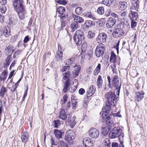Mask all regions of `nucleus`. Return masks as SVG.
Masks as SVG:
<instances>
[{"label":"nucleus","instance_id":"nucleus-1","mask_svg":"<svg viewBox=\"0 0 147 147\" xmlns=\"http://www.w3.org/2000/svg\"><path fill=\"white\" fill-rule=\"evenodd\" d=\"M122 130L119 127H114L109 134V138L113 139L118 137L120 142L123 140V134L121 133Z\"/></svg>","mask_w":147,"mask_h":147},{"label":"nucleus","instance_id":"nucleus-2","mask_svg":"<svg viewBox=\"0 0 147 147\" xmlns=\"http://www.w3.org/2000/svg\"><path fill=\"white\" fill-rule=\"evenodd\" d=\"M116 93V92H115V91L114 92L110 91L105 95V98L107 100V102H109V103L113 105V106H115L116 105V100H118L117 98L119 95L118 96L117 95Z\"/></svg>","mask_w":147,"mask_h":147},{"label":"nucleus","instance_id":"nucleus-3","mask_svg":"<svg viewBox=\"0 0 147 147\" xmlns=\"http://www.w3.org/2000/svg\"><path fill=\"white\" fill-rule=\"evenodd\" d=\"M76 137L75 134L74 132L71 130L69 129L67 131L65 135L64 140L70 145L73 143V140Z\"/></svg>","mask_w":147,"mask_h":147},{"label":"nucleus","instance_id":"nucleus-4","mask_svg":"<svg viewBox=\"0 0 147 147\" xmlns=\"http://www.w3.org/2000/svg\"><path fill=\"white\" fill-rule=\"evenodd\" d=\"M111 83L112 86L116 88L114 90L116 92V94L118 96L119 95L121 83H119V78L117 76H114L112 78Z\"/></svg>","mask_w":147,"mask_h":147},{"label":"nucleus","instance_id":"nucleus-5","mask_svg":"<svg viewBox=\"0 0 147 147\" xmlns=\"http://www.w3.org/2000/svg\"><path fill=\"white\" fill-rule=\"evenodd\" d=\"M84 34L82 31L79 30L76 31L73 36V39L76 43L78 45L82 43V40L84 38Z\"/></svg>","mask_w":147,"mask_h":147},{"label":"nucleus","instance_id":"nucleus-6","mask_svg":"<svg viewBox=\"0 0 147 147\" xmlns=\"http://www.w3.org/2000/svg\"><path fill=\"white\" fill-rule=\"evenodd\" d=\"M13 4L14 9L16 11L25 8L23 0H14L13 1Z\"/></svg>","mask_w":147,"mask_h":147},{"label":"nucleus","instance_id":"nucleus-7","mask_svg":"<svg viewBox=\"0 0 147 147\" xmlns=\"http://www.w3.org/2000/svg\"><path fill=\"white\" fill-rule=\"evenodd\" d=\"M105 47L103 44H99L96 47L95 51V54L98 57L102 56L104 53Z\"/></svg>","mask_w":147,"mask_h":147},{"label":"nucleus","instance_id":"nucleus-8","mask_svg":"<svg viewBox=\"0 0 147 147\" xmlns=\"http://www.w3.org/2000/svg\"><path fill=\"white\" fill-rule=\"evenodd\" d=\"M65 11L64 8L62 6H60L57 9V11L59 14V16L61 19H65L68 17L67 15L64 14Z\"/></svg>","mask_w":147,"mask_h":147},{"label":"nucleus","instance_id":"nucleus-9","mask_svg":"<svg viewBox=\"0 0 147 147\" xmlns=\"http://www.w3.org/2000/svg\"><path fill=\"white\" fill-rule=\"evenodd\" d=\"M89 136L92 138H96L99 135L98 130L95 128H91L88 131Z\"/></svg>","mask_w":147,"mask_h":147},{"label":"nucleus","instance_id":"nucleus-10","mask_svg":"<svg viewBox=\"0 0 147 147\" xmlns=\"http://www.w3.org/2000/svg\"><path fill=\"white\" fill-rule=\"evenodd\" d=\"M83 144L85 147H93V141L89 137H86L83 140Z\"/></svg>","mask_w":147,"mask_h":147},{"label":"nucleus","instance_id":"nucleus-11","mask_svg":"<svg viewBox=\"0 0 147 147\" xmlns=\"http://www.w3.org/2000/svg\"><path fill=\"white\" fill-rule=\"evenodd\" d=\"M106 34L104 33H100L96 38L97 42L99 44H102V43L105 42L106 40Z\"/></svg>","mask_w":147,"mask_h":147},{"label":"nucleus","instance_id":"nucleus-12","mask_svg":"<svg viewBox=\"0 0 147 147\" xmlns=\"http://www.w3.org/2000/svg\"><path fill=\"white\" fill-rule=\"evenodd\" d=\"M94 25L95 22H94L90 20H87L85 21L82 27L83 29L86 30L88 29L90 27L93 26Z\"/></svg>","mask_w":147,"mask_h":147},{"label":"nucleus","instance_id":"nucleus-13","mask_svg":"<svg viewBox=\"0 0 147 147\" xmlns=\"http://www.w3.org/2000/svg\"><path fill=\"white\" fill-rule=\"evenodd\" d=\"M73 67H74V71H73L72 75L75 78L78 76L81 70V66L79 65L75 64Z\"/></svg>","mask_w":147,"mask_h":147},{"label":"nucleus","instance_id":"nucleus-14","mask_svg":"<svg viewBox=\"0 0 147 147\" xmlns=\"http://www.w3.org/2000/svg\"><path fill=\"white\" fill-rule=\"evenodd\" d=\"M116 22L115 19L113 18H110L107 21L106 26L108 28L112 27L115 25Z\"/></svg>","mask_w":147,"mask_h":147},{"label":"nucleus","instance_id":"nucleus-15","mask_svg":"<svg viewBox=\"0 0 147 147\" xmlns=\"http://www.w3.org/2000/svg\"><path fill=\"white\" fill-rule=\"evenodd\" d=\"M111 106H113V105L109 103V102H107L102 108L103 112L107 113H109L111 109Z\"/></svg>","mask_w":147,"mask_h":147},{"label":"nucleus","instance_id":"nucleus-16","mask_svg":"<svg viewBox=\"0 0 147 147\" xmlns=\"http://www.w3.org/2000/svg\"><path fill=\"white\" fill-rule=\"evenodd\" d=\"M17 12L18 13L19 18L20 19L23 20L26 17L27 12L25 9V8L20 9L18 11H17Z\"/></svg>","mask_w":147,"mask_h":147},{"label":"nucleus","instance_id":"nucleus-17","mask_svg":"<svg viewBox=\"0 0 147 147\" xmlns=\"http://www.w3.org/2000/svg\"><path fill=\"white\" fill-rule=\"evenodd\" d=\"M123 33L122 30L121 28H118L113 31L112 35L114 37L117 38L121 36Z\"/></svg>","mask_w":147,"mask_h":147},{"label":"nucleus","instance_id":"nucleus-18","mask_svg":"<svg viewBox=\"0 0 147 147\" xmlns=\"http://www.w3.org/2000/svg\"><path fill=\"white\" fill-rule=\"evenodd\" d=\"M144 94L143 91L136 93L135 96V100L138 102L140 101L144 97Z\"/></svg>","mask_w":147,"mask_h":147},{"label":"nucleus","instance_id":"nucleus-19","mask_svg":"<svg viewBox=\"0 0 147 147\" xmlns=\"http://www.w3.org/2000/svg\"><path fill=\"white\" fill-rule=\"evenodd\" d=\"M95 90V86L91 85L87 92V97H89L92 96L94 93Z\"/></svg>","mask_w":147,"mask_h":147},{"label":"nucleus","instance_id":"nucleus-20","mask_svg":"<svg viewBox=\"0 0 147 147\" xmlns=\"http://www.w3.org/2000/svg\"><path fill=\"white\" fill-rule=\"evenodd\" d=\"M127 4L125 1H120L118 3V7L119 9L123 11L127 7Z\"/></svg>","mask_w":147,"mask_h":147},{"label":"nucleus","instance_id":"nucleus-21","mask_svg":"<svg viewBox=\"0 0 147 147\" xmlns=\"http://www.w3.org/2000/svg\"><path fill=\"white\" fill-rule=\"evenodd\" d=\"M105 119H106V126L111 128L114 125L113 122L109 116H107Z\"/></svg>","mask_w":147,"mask_h":147},{"label":"nucleus","instance_id":"nucleus-22","mask_svg":"<svg viewBox=\"0 0 147 147\" xmlns=\"http://www.w3.org/2000/svg\"><path fill=\"white\" fill-rule=\"evenodd\" d=\"M66 113V112H65V110L64 109H62L59 114V118L63 120H65L67 118Z\"/></svg>","mask_w":147,"mask_h":147},{"label":"nucleus","instance_id":"nucleus-23","mask_svg":"<svg viewBox=\"0 0 147 147\" xmlns=\"http://www.w3.org/2000/svg\"><path fill=\"white\" fill-rule=\"evenodd\" d=\"M54 133L56 138L58 139H60L62 138V135L64 132L62 131L61 130H59L56 129L54 130Z\"/></svg>","mask_w":147,"mask_h":147},{"label":"nucleus","instance_id":"nucleus-24","mask_svg":"<svg viewBox=\"0 0 147 147\" xmlns=\"http://www.w3.org/2000/svg\"><path fill=\"white\" fill-rule=\"evenodd\" d=\"M15 50V48L12 45L8 46L5 49V51L8 55H11V54Z\"/></svg>","mask_w":147,"mask_h":147},{"label":"nucleus","instance_id":"nucleus-25","mask_svg":"<svg viewBox=\"0 0 147 147\" xmlns=\"http://www.w3.org/2000/svg\"><path fill=\"white\" fill-rule=\"evenodd\" d=\"M76 117L75 116H74L72 118L70 117H68L67 118V120L68 122L70 123V125L72 127H74L76 124L75 121Z\"/></svg>","mask_w":147,"mask_h":147},{"label":"nucleus","instance_id":"nucleus-26","mask_svg":"<svg viewBox=\"0 0 147 147\" xmlns=\"http://www.w3.org/2000/svg\"><path fill=\"white\" fill-rule=\"evenodd\" d=\"M21 138L23 142H26L28 138V133L27 132H23L21 136Z\"/></svg>","mask_w":147,"mask_h":147},{"label":"nucleus","instance_id":"nucleus-27","mask_svg":"<svg viewBox=\"0 0 147 147\" xmlns=\"http://www.w3.org/2000/svg\"><path fill=\"white\" fill-rule=\"evenodd\" d=\"M2 30L3 34H4L6 37H8L9 36L10 30L8 26L4 28Z\"/></svg>","mask_w":147,"mask_h":147},{"label":"nucleus","instance_id":"nucleus-28","mask_svg":"<svg viewBox=\"0 0 147 147\" xmlns=\"http://www.w3.org/2000/svg\"><path fill=\"white\" fill-rule=\"evenodd\" d=\"M68 80H66L64 83V86L63 89V91L66 93L67 91L68 88L70 85V82Z\"/></svg>","mask_w":147,"mask_h":147},{"label":"nucleus","instance_id":"nucleus-29","mask_svg":"<svg viewBox=\"0 0 147 147\" xmlns=\"http://www.w3.org/2000/svg\"><path fill=\"white\" fill-rule=\"evenodd\" d=\"M139 3H134L132 4V6L130 8V12L135 11H138L139 9Z\"/></svg>","mask_w":147,"mask_h":147},{"label":"nucleus","instance_id":"nucleus-30","mask_svg":"<svg viewBox=\"0 0 147 147\" xmlns=\"http://www.w3.org/2000/svg\"><path fill=\"white\" fill-rule=\"evenodd\" d=\"M103 80L101 76H98L97 81V85L99 88H101L102 86Z\"/></svg>","mask_w":147,"mask_h":147},{"label":"nucleus","instance_id":"nucleus-31","mask_svg":"<svg viewBox=\"0 0 147 147\" xmlns=\"http://www.w3.org/2000/svg\"><path fill=\"white\" fill-rule=\"evenodd\" d=\"M84 16L88 18H89L92 19L94 20L96 19L94 17V15L92 14L91 12H87L83 14Z\"/></svg>","mask_w":147,"mask_h":147},{"label":"nucleus","instance_id":"nucleus-32","mask_svg":"<svg viewBox=\"0 0 147 147\" xmlns=\"http://www.w3.org/2000/svg\"><path fill=\"white\" fill-rule=\"evenodd\" d=\"M101 64L100 63H98L94 70L93 72V74L94 76L97 75L100 72L101 69Z\"/></svg>","mask_w":147,"mask_h":147},{"label":"nucleus","instance_id":"nucleus-33","mask_svg":"<svg viewBox=\"0 0 147 147\" xmlns=\"http://www.w3.org/2000/svg\"><path fill=\"white\" fill-rule=\"evenodd\" d=\"M74 20L76 22L78 23H82L84 22V20L82 17L76 16L74 17Z\"/></svg>","mask_w":147,"mask_h":147},{"label":"nucleus","instance_id":"nucleus-34","mask_svg":"<svg viewBox=\"0 0 147 147\" xmlns=\"http://www.w3.org/2000/svg\"><path fill=\"white\" fill-rule=\"evenodd\" d=\"M110 128L105 125L104 127L103 126L102 130V133L104 135H106L109 133Z\"/></svg>","mask_w":147,"mask_h":147},{"label":"nucleus","instance_id":"nucleus-35","mask_svg":"<svg viewBox=\"0 0 147 147\" xmlns=\"http://www.w3.org/2000/svg\"><path fill=\"white\" fill-rule=\"evenodd\" d=\"M70 71H68L67 72L63 74V79L66 80H68L69 81H70L69 78L71 75Z\"/></svg>","mask_w":147,"mask_h":147},{"label":"nucleus","instance_id":"nucleus-36","mask_svg":"<svg viewBox=\"0 0 147 147\" xmlns=\"http://www.w3.org/2000/svg\"><path fill=\"white\" fill-rule=\"evenodd\" d=\"M62 55L63 54L62 51H58V52H57L56 55L57 60L58 61L59 60H62L63 58Z\"/></svg>","mask_w":147,"mask_h":147},{"label":"nucleus","instance_id":"nucleus-37","mask_svg":"<svg viewBox=\"0 0 147 147\" xmlns=\"http://www.w3.org/2000/svg\"><path fill=\"white\" fill-rule=\"evenodd\" d=\"M109 61L111 63L113 64L116 63V55L114 54H112L110 57Z\"/></svg>","mask_w":147,"mask_h":147},{"label":"nucleus","instance_id":"nucleus-38","mask_svg":"<svg viewBox=\"0 0 147 147\" xmlns=\"http://www.w3.org/2000/svg\"><path fill=\"white\" fill-rule=\"evenodd\" d=\"M7 76V73L5 71L2 72L0 75V79L1 81H4L6 79Z\"/></svg>","mask_w":147,"mask_h":147},{"label":"nucleus","instance_id":"nucleus-39","mask_svg":"<svg viewBox=\"0 0 147 147\" xmlns=\"http://www.w3.org/2000/svg\"><path fill=\"white\" fill-rule=\"evenodd\" d=\"M131 14L132 16V17L131 18V20H136L138 18V14L137 12L136 11L131 12Z\"/></svg>","mask_w":147,"mask_h":147},{"label":"nucleus","instance_id":"nucleus-40","mask_svg":"<svg viewBox=\"0 0 147 147\" xmlns=\"http://www.w3.org/2000/svg\"><path fill=\"white\" fill-rule=\"evenodd\" d=\"M111 143L109 138H106L104 141V147H110Z\"/></svg>","mask_w":147,"mask_h":147},{"label":"nucleus","instance_id":"nucleus-41","mask_svg":"<svg viewBox=\"0 0 147 147\" xmlns=\"http://www.w3.org/2000/svg\"><path fill=\"white\" fill-rule=\"evenodd\" d=\"M58 145L59 147H69L67 144L62 140L59 142Z\"/></svg>","mask_w":147,"mask_h":147},{"label":"nucleus","instance_id":"nucleus-42","mask_svg":"<svg viewBox=\"0 0 147 147\" xmlns=\"http://www.w3.org/2000/svg\"><path fill=\"white\" fill-rule=\"evenodd\" d=\"M112 1L113 0H103L102 3L103 4L109 6L112 4Z\"/></svg>","mask_w":147,"mask_h":147},{"label":"nucleus","instance_id":"nucleus-43","mask_svg":"<svg viewBox=\"0 0 147 147\" xmlns=\"http://www.w3.org/2000/svg\"><path fill=\"white\" fill-rule=\"evenodd\" d=\"M7 91L6 88L4 87L3 86L1 89L0 92V95L2 97H3L5 94V93Z\"/></svg>","mask_w":147,"mask_h":147},{"label":"nucleus","instance_id":"nucleus-44","mask_svg":"<svg viewBox=\"0 0 147 147\" xmlns=\"http://www.w3.org/2000/svg\"><path fill=\"white\" fill-rule=\"evenodd\" d=\"M78 24L77 22L72 23L71 24V31L74 32L75 30L78 27Z\"/></svg>","mask_w":147,"mask_h":147},{"label":"nucleus","instance_id":"nucleus-45","mask_svg":"<svg viewBox=\"0 0 147 147\" xmlns=\"http://www.w3.org/2000/svg\"><path fill=\"white\" fill-rule=\"evenodd\" d=\"M98 13L100 15H102L104 13V9L103 7H98L97 10Z\"/></svg>","mask_w":147,"mask_h":147},{"label":"nucleus","instance_id":"nucleus-46","mask_svg":"<svg viewBox=\"0 0 147 147\" xmlns=\"http://www.w3.org/2000/svg\"><path fill=\"white\" fill-rule=\"evenodd\" d=\"M131 28L132 29H134L137 26V22L135 21L136 20H131Z\"/></svg>","mask_w":147,"mask_h":147},{"label":"nucleus","instance_id":"nucleus-47","mask_svg":"<svg viewBox=\"0 0 147 147\" xmlns=\"http://www.w3.org/2000/svg\"><path fill=\"white\" fill-rule=\"evenodd\" d=\"M83 9L82 7H77L75 9V12L78 14L81 13L83 12Z\"/></svg>","mask_w":147,"mask_h":147},{"label":"nucleus","instance_id":"nucleus-48","mask_svg":"<svg viewBox=\"0 0 147 147\" xmlns=\"http://www.w3.org/2000/svg\"><path fill=\"white\" fill-rule=\"evenodd\" d=\"M54 123V127L55 128H58L61 125L60 121L59 120H55L53 121Z\"/></svg>","mask_w":147,"mask_h":147},{"label":"nucleus","instance_id":"nucleus-49","mask_svg":"<svg viewBox=\"0 0 147 147\" xmlns=\"http://www.w3.org/2000/svg\"><path fill=\"white\" fill-rule=\"evenodd\" d=\"M116 64H113V65H111L110 66V67H111L112 69V71L113 73H116Z\"/></svg>","mask_w":147,"mask_h":147},{"label":"nucleus","instance_id":"nucleus-50","mask_svg":"<svg viewBox=\"0 0 147 147\" xmlns=\"http://www.w3.org/2000/svg\"><path fill=\"white\" fill-rule=\"evenodd\" d=\"M94 36V32L89 31L88 34V37L89 39H91Z\"/></svg>","mask_w":147,"mask_h":147},{"label":"nucleus","instance_id":"nucleus-51","mask_svg":"<svg viewBox=\"0 0 147 147\" xmlns=\"http://www.w3.org/2000/svg\"><path fill=\"white\" fill-rule=\"evenodd\" d=\"M21 51L20 49H18L15 52L14 55L13 56V57L14 58H16L17 56L21 54Z\"/></svg>","mask_w":147,"mask_h":147},{"label":"nucleus","instance_id":"nucleus-52","mask_svg":"<svg viewBox=\"0 0 147 147\" xmlns=\"http://www.w3.org/2000/svg\"><path fill=\"white\" fill-rule=\"evenodd\" d=\"M6 10V7L4 5L0 6V11L2 13H4Z\"/></svg>","mask_w":147,"mask_h":147},{"label":"nucleus","instance_id":"nucleus-53","mask_svg":"<svg viewBox=\"0 0 147 147\" xmlns=\"http://www.w3.org/2000/svg\"><path fill=\"white\" fill-rule=\"evenodd\" d=\"M57 2L58 3L62 5H65L67 3L65 0H57Z\"/></svg>","mask_w":147,"mask_h":147},{"label":"nucleus","instance_id":"nucleus-54","mask_svg":"<svg viewBox=\"0 0 147 147\" xmlns=\"http://www.w3.org/2000/svg\"><path fill=\"white\" fill-rule=\"evenodd\" d=\"M128 19L127 18H121V21L124 24H125V23H127L129 25V23H128Z\"/></svg>","mask_w":147,"mask_h":147},{"label":"nucleus","instance_id":"nucleus-55","mask_svg":"<svg viewBox=\"0 0 147 147\" xmlns=\"http://www.w3.org/2000/svg\"><path fill=\"white\" fill-rule=\"evenodd\" d=\"M21 80V79H20L18 81L17 83H16L11 88V90L13 92H14L15 90L16 89V88L17 87V86H18L17 83H19L20 80Z\"/></svg>","mask_w":147,"mask_h":147},{"label":"nucleus","instance_id":"nucleus-56","mask_svg":"<svg viewBox=\"0 0 147 147\" xmlns=\"http://www.w3.org/2000/svg\"><path fill=\"white\" fill-rule=\"evenodd\" d=\"M66 21L64 20H63L61 21V28H63L65 26L66 24Z\"/></svg>","mask_w":147,"mask_h":147},{"label":"nucleus","instance_id":"nucleus-57","mask_svg":"<svg viewBox=\"0 0 147 147\" xmlns=\"http://www.w3.org/2000/svg\"><path fill=\"white\" fill-rule=\"evenodd\" d=\"M11 57V55H9L7 57L6 59V62H7V63H8V65H9V64L10 63V60Z\"/></svg>","mask_w":147,"mask_h":147},{"label":"nucleus","instance_id":"nucleus-58","mask_svg":"<svg viewBox=\"0 0 147 147\" xmlns=\"http://www.w3.org/2000/svg\"><path fill=\"white\" fill-rule=\"evenodd\" d=\"M68 97L66 95H64L62 101L63 103H65L67 100Z\"/></svg>","mask_w":147,"mask_h":147},{"label":"nucleus","instance_id":"nucleus-59","mask_svg":"<svg viewBox=\"0 0 147 147\" xmlns=\"http://www.w3.org/2000/svg\"><path fill=\"white\" fill-rule=\"evenodd\" d=\"M119 42L120 41L119 40L118 41L117 43H116V45L114 46V48L116 49L117 53L119 52Z\"/></svg>","mask_w":147,"mask_h":147},{"label":"nucleus","instance_id":"nucleus-60","mask_svg":"<svg viewBox=\"0 0 147 147\" xmlns=\"http://www.w3.org/2000/svg\"><path fill=\"white\" fill-rule=\"evenodd\" d=\"M85 92V90L83 88H80L79 90V93L80 95H82Z\"/></svg>","mask_w":147,"mask_h":147},{"label":"nucleus","instance_id":"nucleus-61","mask_svg":"<svg viewBox=\"0 0 147 147\" xmlns=\"http://www.w3.org/2000/svg\"><path fill=\"white\" fill-rule=\"evenodd\" d=\"M127 13L126 11H124L123 12L121 13L120 16L121 17H125L127 16Z\"/></svg>","mask_w":147,"mask_h":147},{"label":"nucleus","instance_id":"nucleus-62","mask_svg":"<svg viewBox=\"0 0 147 147\" xmlns=\"http://www.w3.org/2000/svg\"><path fill=\"white\" fill-rule=\"evenodd\" d=\"M120 111H119L117 113H114L113 114V115L115 117H121V115L120 114Z\"/></svg>","mask_w":147,"mask_h":147},{"label":"nucleus","instance_id":"nucleus-63","mask_svg":"<svg viewBox=\"0 0 147 147\" xmlns=\"http://www.w3.org/2000/svg\"><path fill=\"white\" fill-rule=\"evenodd\" d=\"M29 40V38L28 36H26L24 40V43H26Z\"/></svg>","mask_w":147,"mask_h":147},{"label":"nucleus","instance_id":"nucleus-64","mask_svg":"<svg viewBox=\"0 0 147 147\" xmlns=\"http://www.w3.org/2000/svg\"><path fill=\"white\" fill-rule=\"evenodd\" d=\"M112 147H118V144L117 143L114 142H113L111 145Z\"/></svg>","mask_w":147,"mask_h":147}]
</instances>
